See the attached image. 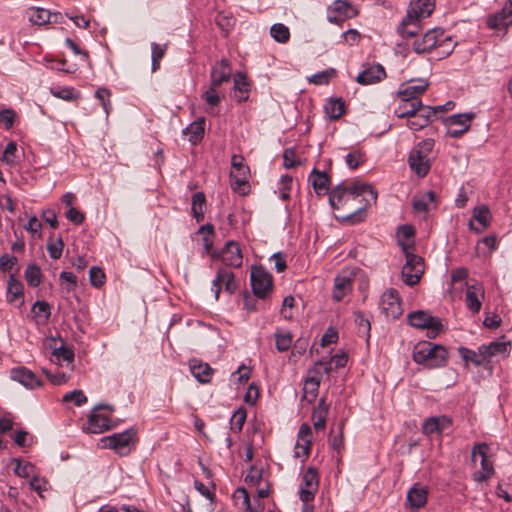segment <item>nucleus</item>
Listing matches in <instances>:
<instances>
[{"instance_id": "obj_1", "label": "nucleus", "mask_w": 512, "mask_h": 512, "mask_svg": "<svg viewBox=\"0 0 512 512\" xmlns=\"http://www.w3.org/2000/svg\"><path fill=\"white\" fill-rule=\"evenodd\" d=\"M376 200L377 192L367 184L340 183L329 193V203L333 209H340L350 201L365 202L364 205L346 216L351 223L362 221L365 217L366 207L376 203Z\"/></svg>"}, {"instance_id": "obj_2", "label": "nucleus", "mask_w": 512, "mask_h": 512, "mask_svg": "<svg viewBox=\"0 0 512 512\" xmlns=\"http://www.w3.org/2000/svg\"><path fill=\"white\" fill-rule=\"evenodd\" d=\"M447 359V350L443 346L431 342H419L413 350V360L429 369L445 366Z\"/></svg>"}, {"instance_id": "obj_3", "label": "nucleus", "mask_w": 512, "mask_h": 512, "mask_svg": "<svg viewBox=\"0 0 512 512\" xmlns=\"http://www.w3.org/2000/svg\"><path fill=\"white\" fill-rule=\"evenodd\" d=\"M399 245L405 255V264L401 270L404 283L408 286L416 285L425 271L424 260L419 255L411 252L412 245L399 240Z\"/></svg>"}, {"instance_id": "obj_4", "label": "nucleus", "mask_w": 512, "mask_h": 512, "mask_svg": "<svg viewBox=\"0 0 512 512\" xmlns=\"http://www.w3.org/2000/svg\"><path fill=\"white\" fill-rule=\"evenodd\" d=\"M433 147L434 141L425 139L419 142L409 153V166L419 177L426 176L430 170V154Z\"/></svg>"}, {"instance_id": "obj_5", "label": "nucleus", "mask_w": 512, "mask_h": 512, "mask_svg": "<svg viewBox=\"0 0 512 512\" xmlns=\"http://www.w3.org/2000/svg\"><path fill=\"white\" fill-rule=\"evenodd\" d=\"M444 37V31L441 29H431L427 31L420 39L413 42V50L417 54H422L430 51L434 47H444L443 53L449 55L453 48L454 43L450 37Z\"/></svg>"}, {"instance_id": "obj_6", "label": "nucleus", "mask_w": 512, "mask_h": 512, "mask_svg": "<svg viewBox=\"0 0 512 512\" xmlns=\"http://www.w3.org/2000/svg\"><path fill=\"white\" fill-rule=\"evenodd\" d=\"M104 448L115 451L120 456H127L136 442V431L128 429L121 433H114L101 439Z\"/></svg>"}, {"instance_id": "obj_7", "label": "nucleus", "mask_w": 512, "mask_h": 512, "mask_svg": "<svg viewBox=\"0 0 512 512\" xmlns=\"http://www.w3.org/2000/svg\"><path fill=\"white\" fill-rule=\"evenodd\" d=\"M489 447L487 444H477L473 447L471 452L472 461L476 464L478 459H480V465L481 469L473 473V480L481 483L489 478L494 474V468L492 463L488 460L487 454H488Z\"/></svg>"}, {"instance_id": "obj_8", "label": "nucleus", "mask_w": 512, "mask_h": 512, "mask_svg": "<svg viewBox=\"0 0 512 512\" xmlns=\"http://www.w3.org/2000/svg\"><path fill=\"white\" fill-rule=\"evenodd\" d=\"M319 489V474L316 468L308 467L301 478L299 498L303 503H311Z\"/></svg>"}, {"instance_id": "obj_9", "label": "nucleus", "mask_w": 512, "mask_h": 512, "mask_svg": "<svg viewBox=\"0 0 512 512\" xmlns=\"http://www.w3.org/2000/svg\"><path fill=\"white\" fill-rule=\"evenodd\" d=\"M250 282L253 294L260 299H265L272 291V276L262 267H254L251 271Z\"/></svg>"}, {"instance_id": "obj_10", "label": "nucleus", "mask_w": 512, "mask_h": 512, "mask_svg": "<svg viewBox=\"0 0 512 512\" xmlns=\"http://www.w3.org/2000/svg\"><path fill=\"white\" fill-rule=\"evenodd\" d=\"M379 307L381 312L391 319H397L403 313L400 296L397 290L387 289L380 298Z\"/></svg>"}, {"instance_id": "obj_11", "label": "nucleus", "mask_w": 512, "mask_h": 512, "mask_svg": "<svg viewBox=\"0 0 512 512\" xmlns=\"http://www.w3.org/2000/svg\"><path fill=\"white\" fill-rule=\"evenodd\" d=\"M409 324L420 329H428L431 337H435L442 330L441 321L424 311L412 312L408 315Z\"/></svg>"}, {"instance_id": "obj_12", "label": "nucleus", "mask_w": 512, "mask_h": 512, "mask_svg": "<svg viewBox=\"0 0 512 512\" xmlns=\"http://www.w3.org/2000/svg\"><path fill=\"white\" fill-rule=\"evenodd\" d=\"M211 257L221 258L222 263L229 267H240L243 261L241 249L233 240L227 241L221 252L213 251Z\"/></svg>"}, {"instance_id": "obj_13", "label": "nucleus", "mask_w": 512, "mask_h": 512, "mask_svg": "<svg viewBox=\"0 0 512 512\" xmlns=\"http://www.w3.org/2000/svg\"><path fill=\"white\" fill-rule=\"evenodd\" d=\"M222 286H224V290L229 295H232L237 290V282L234 273L226 268L220 267L217 270L216 277L212 281V290L216 300L219 298Z\"/></svg>"}, {"instance_id": "obj_14", "label": "nucleus", "mask_w": 512, "mask_h": 512, "mask_svg": "<svg viewBox=\"0 0 512 512\" xmlns=\"http://www.w3.org/2000/svg\"><path fill=\"white\" fill-rule=\"evenodd\" d=\"M250 170L244 164L242 156L233 155L231 160L230 180L234 190L248 183Z\"/></svg>"}, {"instance_id": "obj_15", "label": "nucleus", "mask_w": 512, "mask_h": 512, "mask_svg": "<svg viewBox=\"0 0 512 512\" xmlns=\"http://www.w3.org/2000/svg\"><path fill=\"white\" fill-rule=\"evenodd\" d=\"M429 87L427 79H412L407 83H402L398 90L400 98H408L410 101L420 100L419 97L425 93Z\"/></svg>"}, {"instance_id": "obj_16", "label": "nucleus", "mask_w": 512, "mask_h": 512, "mask_svg": "<svg viewBox=\"0 0 512 512\" xmlns=\"http://www.w3.org/2000/svg\"><path fill=\"white\" fill-rule=\"evenodd\" d=\"M356 13V10L347 1L336 0L329 7L328 21L330 23L341 25L345 19L354 17Z\"/></svg>"}, {"instance_id": "obj_17", "label": "nucleus", "mask_w": 512, "mask_h": 512, "mask_svg": "<svg viewBox=\"0 0 512 512\" xmlns=\"http://www.w3.org/2000/svg\"><path fill=\"white\" fill-rule=\"evenodd\" d=\"M452 424V419L446 415L432 416L423 422L422 432L427 436L441 435Z\"/></svg>"}, {"instance_id": "obj_18", "label": "nucleus", "mask_w": 512, "mask_h": 512, "mask_svg": "<svg viewBox=\"0 0 512 512\" xmlns=\"http://www.w3.org/2000/svg\"><path fill=\"white\" fill-rule=\"evenodd\" d=\"M435 9L434 0H411L406 15L422 21L429 17Z\"/></svg>"}, {"instance_id": "obj_19", "label": "nucleus", "mask_w": 512, "mask_h": 512, "mask_svg": "<svg viewBox=\"0 0 512 512\" xmlns=\"http://www.w3.org/2000/svg\"><path fill=\"white\" fill-rule=\"evenodd\" d=\"M466 286V306L471 312L478 313L481 310L482 300L484 299V288L480 283L466 284Z\"/></svg>"}, {"instance_id": "obj_20", "label": "nucleus", "mask_w": 512, "mask_h": 512, "mask_svg": "<svg viewBox=\"0 0 512 512\" xmlns=\"http://www.w3.org/2000/svg\"><path fill=\"white\" fill-rule=\"evenodd\" d=\"M511 342L500 339L492 341L488 345H481L479 351L484 355L485 360L488 361L492 357H505L510 353Z\"/></svg>"}, {"instance_id": "obj_21", "label": "nucleus", "mask_w": 512, "mask_h": 512, "mask_svg": "<svg viewBox=\"0 0 512 512\" xmlns=\"http://www.w3.org/2000/svg\"><path fill=\"white\" fill-rule=\"evenodd\" d=\"M10 378L29 389L42 385V381L31 370L23 366L13 368L10 371Z\"/></svg>"}, {"instance_id": "obj_22", "label": "nucleus", "mask_w": 512, "mask_h": 512, "mask_svg": "<svg viewBox=\"0 0 512 512\" xmlns=\"http://www.w3.org/2000/svg\"><path fill=\"white\" fill-rule=\"evenodd\" d=\"M232 68L227 59H221L211 69V84L214 87H220L223 83L230 81Z\"/></svg>"}, {"instance_id": "obj_23", "label": "nucleus", "mask_w": 512, "mask_h": 512, "mask_svg": "<svg viewBox=\"0 0 512 512\" xmlns=\"http://www.w3.org/2000/svg\"><path fill=\"white\" fill-rule=\"evenodd\" d=\"M311 427L304 423L300 426L298 431V439L295 445L294 456L296 458L308 457L311 446Z\"/></svg>"}, {"instance_id": "obj_24", "label": "nucleus", "mask_w": 512, "mask_h": 512, "mask_svg": "<svg viewBox=\"0 0 512 512\" xmlns=\"http://www.w3.org/2000/svg\"><path fill=\"white\" fill-rule=\"evenodd\" d=\"M487 24L492 29H500L512 24V0H509L501 11L491 15Z\"/></svg>"}, {"instance_id": "obj_25", "label": "nucleus", "mask_w": 512, "mask_h": 512, "mask_svg": "<svg viewBox=\"0 0 512 512\" xmlns=\"http://www.w3.org/2000/svg\"><path fill=\"white\" fill-rule=\"evenodd\" d=\"M491 213L487 206L481 205L473 210L472 220L469 223L470 229L477 233L484 231L490 224Z\"/></svg>"}, {"instance_id": "obj_26", "label": "nucleus", "mask_w": 512, "mask_h": 512, "mask_svg": "<svg viewBox=\"0 0 512 512\" xmlns=\"http://www.w3.org/2000/svg\"><path fill=\"white\" fill-rule=\"evenodd\" d=\"M29 21L34 25H44L46 23H59L62 18L61 13H51L44 8H30L27 12Z\"/></svg>"}, {"instance_id": "obj_27", "label": "nucleus", "mask_w": 512, "mask_h": 512, "mask_svg": "<svg viewBox=\"0 0 512 512\" xmlns=\"http://www.w3.org/2000/svg\"><path fill=\"white\" fill-rule=\"evenodd\" d=\"M385 77L386 72L383 66L380 64H374L360 72L356 80L361 85H370L380 82Z\"/></svg>"}, {"instance_id": "obj_28", "label": "nucleus", "mask_w": 512, "mask_h": 512, "mask_svg": "<svg viewBox=\"0 0 512 512\" xmlns=\"http://www.w3.org/2000/svg\"><path fill=\"white\" fill-rule=\"evenodd\" d=\"M111 428L110 419L103 414L98 413L96 410L89 416L85 430L88 433L100 434Z\"/></svg>"}, {"instance_id": "obj_29", "label": "nucleus", "mask_w": 512, "mask_h": 512, "mask_svg": "<svg viewBox=\"0 0 512 512\" xmlns=\"http://www.w3.org/2000/svg\"><path fill=\"white\" fill-rule=\"evenodd\" d=\"M427 495V489L416 484L407 493V504L411 509L418 510L426 504Z\"/></svg>"}, {"instance_id": "obj_30", "label": "nucleus", "mask_w": 512, "mask_h": 512, "mask_svg": "<svg viewBox=\"0 0 512 512\" xmlns=\"http://www.w3.org/2000/svg\"><path fill=\"white\" fill-rule=\"evenodd\" d=\"M352 282L350 275H337L334 280L333 299L339 302L349 294L352 291Z\"/></svg>"}, {"instance_id": "obj_31", "label": "nucleus", "mask_w": 512, "mask_h": 512, "mask_svg": "<svg viewBox=\"0 0 512 512\" xmlns=\"http://www.w3.org/2000/svg\"><path fill=\"white\" fill-rule=\"evenodd\" d=\"M309 181L318 195H324L328 192L330 179L326 173L313 169L309 176Z\"/></svg>"}, {"instance_id": "obj_32", "label": "nucleus", "mask_w": 512, "mask_h": 512, "mask_svg": "<svg viewBox=\"0 0 512 512\" xmlns=\"http://www.w3.org/2000/svg\"><path fill=\"white\" fill-rule=\"evenodd\" d=\"M205 118H199L192 122L183 130L184 135H188V140L193 145L198 144L204 136Z\"/></svg>"}, {"instance_id": "obj_33", "label": "nucleus", "mask_w": 512, "mask_h": 512, "mask_svg": "<svg viewBox=\"0 0 512 512\" xmlns=\"http://www.w3.org/2000/svg\"><path fill=\"white\" fill-rule=\"evenodd\" d=\"M399 105L395 109V115L398 118H409L414 115L422 106L421 100L410 101L408 98H400Z\"/></svg>"}, {"instance_id": "obj_34", "label": "nucleus", "mask_w": 512, "mask_h": 512, "mask_svg": "<svg viewBox=\"0 0 512 512\" xmlns=\"http://www.w3.org/2000/svg\"><path fill=\"white\" fill-rule=\"evenodd\" d=\"M327 415L328 405L324 399H320L312 413L313 426L316 431H322L325 429Z\"/></svg>"}, {"instance_id": "obj_35", "label": "nucleus", "mask_w": 512, "mask_h": 512, "mask_svg": "<svg viewBox=\"0 0 512 512\" xmlns=\"http://www.w3.org/2000/svg\"><path fill=\"white\" fill-rule=\"evenodd\" d=\"M420 29L421 21L409 18V16L406 15L398 27V32L403 38H411L414 37Z\"/></svg>"}, {"instance_id": "obj_36", "label": "nucleus", "mask_w": 512, "mask_h": 512, "mask_svg": "<svg viewBox=\"0 0 512 512\" xmlns=\"http://www.w3.org/2000/svg\"><path fill=\"white\" fill-rule=\"evenodd\" d=\"M192 375L201 383H208L213 373L212 368L207 363L193 361L190 365Z\"/></svg>"}, {"instance_id": "obj_37", "label": "nucleus", "mask_w": 512, "mask_h": 512, "mask_svg": "<svg viewBox=\"0 0 512 512\" xmlns=\"http://www.w3.org/2000/svg\"><path fill=\"white\" fill-rule=\"evenodd\" d=\"M234 90L235 97L239 102L248 99L249 83L247 81L246 76L243 73L239 72L234 76Z\"/></svg>"}, {"instance_id": "obj_38", "label": "nucleus", "mask_w": 512, "mask_h": 512, "mask_svg": "<svg viewBox=\"0 0 512 512\" xmlns=\"http://www.w3.org/2000/svg\"><path fill=\"white\" fill-rule=\"evenodd\" d=\"M22 297L23 284L13 274H11L7 285V301L13 303Z\"/></svg>"}, {"instance_id": "obj_39", "label": "nucleus", "mask_w": 512, "mask_h": 512, "mask_svg": "<svg viewBox=\"0 0 512 512\" xmlns=\"http://www.w3.org/2000/svg\"><path fill=\"white\" fill-rule=\"evenodd\" d=\"M206 206V198L203 192H197L192 196V214L197 222L203 221Z\"/></svg>"}, {"instance_id": "obj_40", "label": "nucleus", "mask_w": 512, "mask_h": 512, "mask_svg": "<svg viewBox=\"0 0 512 512\" xmlns=\"http://www.w3.org/2000/svg\"><path fill=\"white\" fill-rule=\"evenodd\" d=\"M474 117L475 114L472 112L454 114L446 119V123L449 127L458 126L459 128H466V130H469L470 123L474 119Z\"/></svg>"}, {"instance_id": "obj_41", "label": "nucleus", "mask_w": 512, "mask_h": 512, "mask_svg": "<svg viewBox=\"0 0 512 512\" xmlns=\"http://www.w3.org/2000/svg\"><path fill=\"white\" fill-rule=\"evenodd\" d=\"M330 119L336 120L345 112V104L341 99H330L324 107Z\"/></svg>"}, {"instance_id": "obj_42", "label": "nucleus", "mask_w": 512, "mask_h": 512, "mask_svg": "<svg viewBox=\"0 0 512 512\" xmlns=\"http://www.w3.org/2000/svg\"><path fill=\"white\" fill-rule=\"evenodd\" d=\"M497 249V239L494 235H489L481 239L476 252L484 257H490L491 254Z\"/></svg>"}, {"instance_id": "obj_43", "label": "nucleus", "mask_w": 512, "mask_h": 512, "mask_svg": "<svg viewBox=\"0 0 512 512\" xmlns=\"http://www.w3.org/2000/svg\"><path fill=\"white\" fill-rule=\"evenodd\" d=\"M435 200V193L428 191L421 196H417L413 199V208L416 212H425L429 209V205Z\"/></svg>"}, {"instance_id": "obj_44", "label": "nucleus", "mask_w": 512, "mask_h": 512, "mask_svg": "<svg viewBox=\"0 0 512 512\" xmlns=\"http://www.w3.org/2000/svg\"><path fill=\"white\" fill-rule=\"evenodd\" d=\"M270 35L279 43H287L290 39L289 28L282 23L273 24L270 28Z\"/></svg>"}, {"instance_id": "obj_45", "label": "nucleus", "mask_w": 512, "mask_h": 512, "mask_svg": "<svg viewBox=\"0 0 512 512\" xmlns=\"http://www.w3.org/2000/svg\"><path fill=\"white\" fill-rule=\"evenodd\" d=\"M354 321L357 325V333L360 337L366 338V340L370 337V321L368 318L365 317V315L361 312H356L354 314Z\"/></svg>"}, {"instance_id": "obj_46", "label": "nucleus", "mask_w": 512, "mask_h": 512, "mask_svg": "<svg viewBox=\"0 0 512 512\" xmlns=\"http://www.w3.org/2000/svg\"><path fill=\"white\" fill-rule=\"evenodd\" d=\"M166 51V44H157L155 42L151 44V60L153 72L157 71L160 68V61L165 56Z\"/></svg>"}, {"instance_id": "obj_47", "label": "nucleus", "mask_w": 512, "mask_h": 512, "mask_svg": "<svg viewBox=\"0 0 512 512\" xmlns=\"http://www.w3.org/2000/svg\"><path fill=\"white\" fill-rule=\"evenodd\" d=\"M459 353L464 361L472 362L476 366H480L486 362L484 355H482L479 350L474 351L465 347H460Z\"/></svg>"}, {"instance_id": "obj_48", "label": "nucleus", "mask_w": 512, "mask_h": 512, "mask_svg": "<svg viewBox=\"0 0 512 512\" xmlns=\"http://www.w3.org/2000/svg\"><path fill=\"white\" fill-rule=\"evenodd\" d=\"M41 270L40 268L35 264H30L27 266L25 270V280L27 281L28 285L31 287H37L41 283Z\"/></svg>"}, {"instance_id": "obj_49", "label": "nucleus", "mask_w": 512, "mask_h": 512, "mask_svg": "<svg viewBox=\"0 0 512 512\" xmlns=\"http://www.w3.org/2000/svg\"><path fill=\"white\" fill-rule=\"evenodd\" d=\"M276 349L279 352H285L290 349L293 336L290 332H276L274 334Z\"/></svg>"}, {"instance_id": "obj_50", "label": "nucleus", "mask_w": 512, "mask_h": 512, "mask_svg": "<svg viewBox=\"0 0 512 512\" xmlns=\"http://www.w3.org/2000/svg\"><path fill=\"white\" fill-rule=\"evenodd\" d=\"M320 385V377L318 376H309L304 383L303 391L304 396H311V400L315 399L318 393Z\"/></svg>"}, {"instance_id": "obj_51", "label": "nucleus", "mask_w": 512, "mask_h": 512, "mask_svg": "<svg viewBox=\"0 0 512 512\" xmlns=\"http://www.w3.org/2000/svg\"><path fill=\"white\" fill-rule=\"evenodd\" d=\"M32 312L41 322H46L50 317V306L45 301H36L32 307Z\"/></svg>"}, {"instance_id": "obj_52", "label": "nucleus", "mask_w": 512, "mask_h": 512, "mask_svg": "<svg viewBox=\"0 0 512 512\" xmlns=\"http://www.w3.org/2000/svg\"><path fill=\"white\" fill-rule=\"evenodd\" d=\"M234 498L237 501H239V500L242 501L241 506L244 510L249 511V512H262V510H260V509L252 508L251 503H250L249 494L245 488H243V487L237 488L236 491L234 492Z\"/></svg>"}, {"instance_id": "obj_53", "label": "nucleus", "mask_w": 512, "mask_h": 512, "mask_svg": "<svg viewBox=\"0 0 512 512\" xmlns=\"http://www.w3.org/2000/svg\"><path fill=\"white\" fill-rule=\"evenodd\" d=\"M213 232H214L213 226L210 224H205L199 228V233L204 234L203 246H204L206 253H212L211 249L213 246V239H212Z\"/></svg>"}, {"instance_id": "obj_54", "label": "nucleus", "mask_w": 512, "mask_h": 512, "mask_svg": "<svg viewBox=\"0 0 512 512\" xmlns=\"http://www.w3.org/2000/svg\"><path fill=\"white\" fill-rule=\"evenodd\" d=\"M16 113L11 108H3L0 111V125L6 130H10L15 122Z\"/></svg>"}, {"instance_id": "obj_55", "label": "nucleus", "mask_w": 512, "mask_h": 512, "mask_svg": "<svg viewBox=\"0 0 512 512\" xmlns=\"http://www.w3.org/2000/svg\"><path fill=\"white\" fill-rule=\"evenodd\" d=\"M13 462H15L16 464L14 467V473L19 477L27 478L34 471V465L31 464L30 462L23 463L18 459H13Z\"/></svg>"}, {"instance_id": "obj_56", "label": "nucleus", "mask_w": 512, "mask_h": 512, "mask_svg": "<svg viewBox=\"0 0 512 512\" xmlns=\"http://www.w3.org/2000/svg\"><path fill=\"white\" fill-rule=\"evenodd\" d=\"M64 243L61 237H58L55 240H51L47 244V250L49 253V256L52 259H59L62 255Z\"/></svg>"}, {"instance_id": "obj_57", "label": "nucleus", "mask_w": 512, "mask_h": 512, "mask_svg": "<svg viewBox=\"0 0 512 512\" xmlns=\"http://www.w3.org/2000/svg\"><path fill=\"white\" fill-rule=\"evenodd\" d=\"M110 96L111 92L104 87L98 88L95 92V97L100 101L106 115L109 114L111 109Z\"/></svg>"}, {"instance_id": "obj_58", "label": "nucleus", "mask_w": 512, "mask_h": 512, "mask_svg": "<svg viewBox=\"0 0 512 512\" xmlns=\"http://www.w3.org/2000/svg\"><path fill=\"white\" fill-rule=\"evenodd\" d=\"M245 421L246 411L243 409L235 411L230 420L231 429L234 432H240L243 428Z\"/></svg>"}, {"instance_id": "obj_59", "label": "nucleus", "mask_w": 512, "mask_h": 512, "mask_svg": "<svg viewBox=\"0 0 512 512\" xmlns=\"http://www.w3.org/2000/svg\"><path fill=\"white\" fill-rule=\"evenodd\" d=\"M53 356L57 362L65 361L70 364L74 360V352L65 346L54 349Z\"/></svg>"}, {"instance_id": "obj_60", "label": "nucleus", "mask_w": 512, "mask_h": 512, "mask_svg": "<svg viewBox=\"0 0 512 512\" xmlns=\"http://www.w3.org/2000/svg\"><path fill=\"white\" fill-rule=\"evenodd\" d=\"M333 75H335L334 69L324 70V71H321L319 73L312 75L309 78V82L316 84V85H324L330 81V79Z\"/></svg>"}, {"instance_id": "obj_61", "label": "nucleus", "mask_w": 512, "mask_h": 512, "mask_svg": "<svg viewBox=\"0 0 512 512\" xmlns=\"http://www.w3.org/2000/svg\"><path fill=\"white\" fill-rule=\"evenodd\" d=\"M219 87H214L210 83V87L203 93L202 98L206 101V103L210 106H216L219 104L221 98L217 92Z\"/></svg>"}, {"instance_id": "obj_62", "label": "nucleus", "mask_w": 512, "mask_h": 512, "mask_svg": "<svg viewBox=\"0 0 512 512\" xmlns=\"http://www.w3.org/2000/svg\"><path fill=\"white\" fill-rule=\"evenodd\" d=\"M64 402L73 401L76 406H81L87 402V397L82 390H74L64 395Z\"/></svg>"}, {"instance_id": "obj_63", "label": "nucleus", "mask_w": 512, "mask_h": 512, "mask_svg": "<svg viewBox=\"0 0 512 512\" xmlns=\"http://www.w3.org/2000/svg\"><path fill=\"white\" fill-rule=\"evenodd\" d=\"M407 126L414 131L421 130L422 128L427 126V118L420 116L418 111L409 117V120L407 121Z\"/></svg>"}, {"instance_id": "obj_64", "label": "nucleus", "mask_w": 512, "mask_h": 512, "mask_svg": "<svg viewBox=\"0 0 512 512\" xmlns=\"http://www.w3.org/2000/svg\"><path fill=\"white\" fill-rule=\"evenodd\" d=\"M17 152V145L15 142L10 141L3 152L2 161L8 165H12L15 162V155Z\"/></svg>"}]
</instances>
